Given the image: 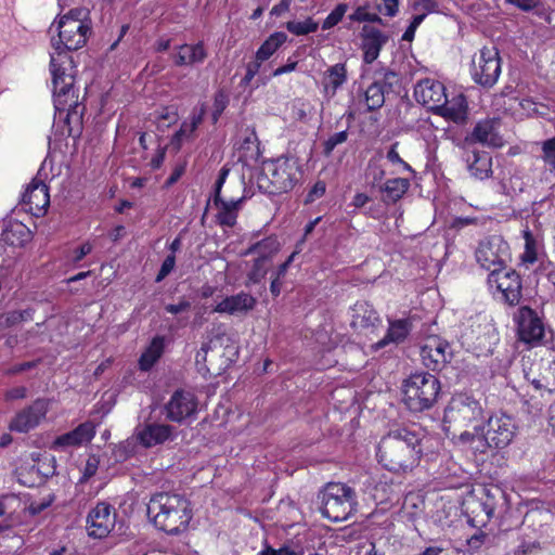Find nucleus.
<instances>
[{
  "label": "nucleus",
  "instance_id": "a878e982",
  "mask_svg": "<svg viewBox=\"0 0 555 555\" xmlns=\"http://www.w3.org/2000/svg\"><path fill=\"white\" fill-rule=\"evenodd\" d=\"M244 201L245 196L229 199L221 196L220 201L214 202V205L218 209V214L216 215L218 223L222 227H234Z\"/></svg>",
  "mask_w": 555,
  "mask_h": 555
},
{
  "label": "nucleus",
  "instance_id": "ea45409f",
  "mask_svg": "<svg viewBox=\"0 0 555 555\" xmlns=\"http://www.w3.org/2000/svg\"><path fill=\"white\" fill-rule=\"evenodd\" d=\"M57 20L64 22H76V24H87L88 26H92L90 11L85 7L70 9L64 15H60Z\"/></svg>",
  "mask_w": 555,
  "mask_h": 555
},
{
  "label": "nucleus",
  "instance_id": "864d4df0",
  "mask_svg": "<svg viewBox=\"0 0 555 555\" xmlns=\"http://www.w3.org/2000/svg\"><path fill=\"white\" fill-rule=\"evenodd\" d=\"M505 2L516 7L522 12H530L540 5L541 0H505Z\"/></svg>",
  "mask_w": 555,
  "mask_h": 555
},
{
  "label": "nucleus",
  "instance_id": "7c9ffc66",
  "mask_svg": "<svg viewBox=\"0 0 555 555\" xmlns=\"http://www.w3.org/2000/svg\"><path fill=\"white\" fill-rule=\"evenodd\" d=\"M347 81V68L343 63H337L326 69L322 80L324 95L327 99L335 96L337 90Z\"/></svg>",
  "mask_w": 555,
  "mask_h": 555
},
{
  "label": "nucleus",
  "instance_id": "4d7b16f0",
  "mask_svg": "<svg viewBox=\"0 0 555 555\" xmlns=\"http://www.w3.org/2000/svg\"><path fill=\"white\" fill-rule=\"evenodd\" d=\"M415 10L423 11V13H434L439 11V3L436 0H420L414 5Z\"/></svg>",
  "mask_w": 555,
  "mask_h": 555
},
{
  "label": "nucleus",
  "instance_id": "4468645a",
  "mask_svg": "<svg viewBox=\"0 0 555 555\" xmlns=\"http://www.w3.org/2000/svg\"><path fill=\"white\" fill-rule=\"evenodd\" d=\"M504 501V492L499 487L483 488L482 496L472 501L469 508L474 517L473 526L486 525L494 515L499 504Z\"/></svg>",
  "mask_w": 555,
  "mask_h": 555
},
{
  "label": "nucleus",
  "instance_id": "72a5a7b5",
  "mask_svg": "<svg viewBox=\"0 0 555 555\" xmlns=\"http://www.w3.org/2000/svg\"><path fill=\"white\" fill-rule=\"evenodd\" d=\"M410 181L404 178H393L387 180L382 186L380 191L385 193L384 201L386 203H396L408 191Z\"/></svg>",
  "mask_w": 555,
  "mask_h": 555
},
{
  "label": "nucleus",
  "instance_id": "6ab92c4d",
  "mask_svg": "<svg viewBox=\"0 0 555 555\" xmlns=\"http://www.w3.org/2000/svg\"><path fill=\"white\" fill-rule=\"evenodd\" d=\"M22 205L36 217L44 215L50 205L48 185L37 178L33 179L22 196Z\"/></svg>",
  "mask_w": 555,
  "mask_h": 555
},
{
  "label": "nucleus",
  "instance_id": "49530a36",
  "mask_svg": "<svg viewBox=\"0 0 555 555\" xmlns=\"http://www.w3.org/2000/svg\"><path fill=\"white\" fill-rule=\"evenodd\" d=\"M542 151L543 160L551 167V171L555 172V137L543 142Z\"/></svg>",
  "mask_w": 555,
  "mask_h": 555
},
{
  "label": "nucleus",
  "instance_id": "680f3d73",
  "mask_svg": "<svg viewBox=\"0 0 555 555\" xmlns=\"http://www.w3.org/2000/svg\"><path fill=\"white\" fill-rule=\"evenodd\" d=\"M131 453H132L131 443H129V442L122 443V444L118 446L115 450L116 461H118V462L126 461L130 456Z\"/></svg>",
  "mask_w": 555,
  "mask_h": 555
},
{
  "label": "nucleus",
  "instance_id": "8fccbe9b",
  "mask_svg": "<svg viewBox=\"0 0 555 555\" xmlns=\"http://www.w3.org/2000/svg\"><path fill=\"white\" fill-rule=\"evenodd\" d=\"M377 10L386 16H395L398 13L399 0H376Z\"/></svg>",
  "mask_w": 555,
  "mask_h": 555
},
{
  "label": "nucleus",
  "instance_id": "69168bd1",
  "mask_svg": "<svg viewBox=\"0 0 555 555\" xmlns=\"http://www.w3.org/2000/svg\"><path fill=\"white\" fill-rule=\"evenodd\" d=\"M185 166L184 165H178L171 172V175L168 177V179L165 182V186L169 188L173 185L184 173Z\"/></svg>",
  "mask_w": 555,
  "mask_h": 555
},
{
  "label": "nucleus",
  "instance_id": "2f4dec72",
  "mask_svg": "<svg viewBox=\"0 0 555 555\" xmlns=\"http://www.w3.org/2000/svg\"><path fill=\"white\" fill-rule=\"evenodd\" d=\"M177 49L178 52L173 54V63L176 66L203 63L207 57V52L202 42L195 44H181Z\"/></svg>",
  "mask_w": 555,
  "mask_h": 555
},
{
  "label": "nucleus",
  "instance_id": "e433bc0d",
  "mask_svg": "<svg viewBox=\"0 0 555 555\" xmlns=\"http://www.w3.org/2000/svg\"><path fill=\"white\" fill-rule=\"evenodd\" d=\"M280 249V242L276 236H268L255 244H253L246 254H257L258 257H263L266 261H270V258L278 253Z\"/></svg>",
  "mask_w": 555,
  "mask_h": 555
},
{
  "label": "nucleus",
  "instance_id": "79ce46f5",
  "mask_svg": "<svg viewBox=\"0 0 555 555\" xmlns=\"http://www.w3.org/2000/svg\"><path fill=\"white\" fill-rule=\"evenodd\" d=\"M379 82L382 83V86H384L385 92L387 94L400 93L401 78L398 73L393 70H386L383 75V79Z\"/></svg>",
  "mask_w": 555,
  "mask_h": 555
},
{
  "label": "nucleus",
  "instance_id": "f257e3e1",
  "mask_svg": "<svg viewBox=\"0 0 555 555\" xmlns=\"http://www.w3.org/2000/svg\"><path fill=\"white\" fill-rule=\"evenodd\" d=\"M424 435L408 427L390 430L377 447L378 463L389 472L406 473L418 465Z\"/></svg>",
  "mask_w": 555,
  "mask_h": 555
},
{
  "label": "nucleus",
  "instance_id": "e2e57ef3",
  "mask_svg": "<svg viewBox=\"0 0 555 555\" xmlns=\"http://www.w3.org/2000/svg\"><path fill=\"white\" fill-rule=\"evenodd\" d=\"M191 308V304L188 300H181L179 304H169L165 307V310L171 314H178L188 311Z\"/></svg>",
  "mask_w": 555,
  "mask_h": 555
},
{
  "label": "nucleus",
  "instance_id": "bb28decb",
  "mask_svg": "<svg viewBox=\"0 0 555 555\" xmlns=\"http://www.w3.org/2000/svg\"><path fill=\"white\" fill-rule=\"evenodd\" d=\"M31 232L20 221H9L3 225L1 242L8 246L23 247L30 241Z\"/></svg>",
  "mask_w": 555,
  "mask_h": 555
},
{
  "label": "nucleus",
  "instance_id": "7ed1b4c3",
  "mask_svg": "<svg viewBox=\"0 0 555 555\" xmlns=\"http://www.w3.org/2000/svg\"><path fill=\"white\" fill-rule=\"evenodd\" d=\"M147 515L158 530L170 535L184 532L193 517L189 500L169 492L152 495L147 504Z\"/></svg>",
  "mask_w": 555,
  "mask_h": 555
},
{
  "label": "nucleus",
  "instance_id": "f03ea898",
  "mask_svg": "<svg viewBox=\"0 0 555 555\" xmlns=\"http://www.w3.org/2000/svg\"><path fill=\"white\" fill-rule=\"evenodd\" d=\"M54 107L60 115L65 114L64 122L68 137L80 135L81 119L85 107L78 101L72 60L56 59L50 61Z\"/></svg>",
  "mask_w": 555,
  "mask_h": 555
},
{
  "label": "nucleus",
  "instance_id": "9d476101",
  "mask_svg": "<svg viewBox=\"0 0 555 555\" xmlns=\"http://www.w3.org/2000/svg\"><path fill=\"white\" fill-rule=\"evenodd\" d=\"M501 74V59L499 52L492 48H483L473 59L472 77L476 83L483 88L495 85Z\"/></svg>",
  "mask_w": 555,
  "mask_h": 555
},
{
  "label": "nucleus",
  "instance_id": "412c9836",
  "mask_svg": "<svg viewBox=\"0 0 555 555\" xmlns=\"http://www.w3.org/2000/svg\"><path fill=\"white\" fill-rule=\"evenodd\" d=\"M361 36L363 61L365 64H372L378 57L384 44L388 41V36L369 25L362 27Z\"/></svg>",
  "mask_w": 555,
  "mask_h": 555
},
{
  "label": "nucleus",
  "instance_id": "58836bf2",
  "mask_svg": "<svg viewBox=\"0 0 555 555\" xmlns=\"http://www.w3.org/2000/svg\"><path fill=\"white\" fill-rule=\"evenodd\" d=\"M286 29L295 36H305L315 33L319 28V23L312 17H307L302 22L289 21L285 25Z\"/></svg>",
  "mask_w": 555,
  "mask_h": 555
},
{
  "label": "nucleus",
  "instance_id": "13d9d810",
  "mask_svg": "<svg viewBox=\"0 0 555 555\" xmlns=\"http://www.w3.org/2000/svg\"><path fill=\"white\" fill-rule=\"evenodd\" d=\"M397 146H398V142H395L389 151L387 152V159L392 163V164H400L402 165L405 169L408 170H412L411 166L409 164H406L401 157L400 155L398 154L397 152Z\"/></svg>",
  "mask_w": 555,
  "mask_h": 555
},
{
  "label": "nucleus",
  "instance_id": "cd10ccee",
  "mask_svg": "<svg viewBox=\"0 0 555 555\" xmlns=\"http://www.w3.org/2000/svg\"><path fill=\"white\" fill-rule=\"evenodd\" d=\"M496 126L498 122L495 119L480 120L474 127L468 139L486 145L500 146L501 138L498 134Z\"/></svg>",
  "mask_w": 555,
  "mask_h": 555
},
{
  "label": "nucleus",
  "instance_id": "37998d69",
  "mask_svg": "<svg viewBox=\"0 0 555 555\" xmlns=\"http://www.w3.org/2000/svg\"><path fill=\"white\" fill-rule=\"evenodd\" d=\"M348 10L347 3H339L336 8L327 15L322 24V29L327 30L336 26L344 17Z\"/></svg>",
  "mask_w": 555,
  "mask_h": 555
},
{
  "label": "nucleus",
  "instance_id": "b1692460",
  "mask_svg": "<svg viewBox=\"0 0 555 555\" xmlns=\"http://www.w3.org/2000/svg\"><path fill=\"white\" fill-rule=\"evenodd\" d=\"M257 304V299L245 292L236 295L228 296L220 301L214 309L218 313L240 314L247 313L253 310Z\"/></svg>",
  "mask_w": 555,
  "mask_h": 555
},
{
  "label": "nucleus",
  "instance_id": "603ef678",
  "mask_svg": "<svg viewBox=\"0 0 555 555\" xmlns=\"http://www.w3.org/2000/svg\"><path fill=\"white\" fill-rule=\"evenodd\" d=\"M229 172H230V170L225 167H222L220 169L218 178H217V180L215 182V186H214V197H212L214 202L220 201V197L222 196L221 190L227 180Z\"/></svg>",
  "mask_w": 555,
  "mask_h": 555
},
{
  "label": "nucleus",
  "instance_id": "774afa93",
  "mask_svg": "<svg viewBox=\"0 0 555 555\" xmlns=\"http://www.w3.org/2000/svg\"><path fill=\"white\" fill-rule=\"evenodd\" d=\"M51 505V500L42 501V502H31L28 506V511L33 516L39 515L46 508Z\"/></svg>",
  "mask_w": 555,
  "mask_h": 555
},
{
  "label": "nucleus",
  "instance_id": "dca6fc26",
  "mask_svg": "<svg viewBox=\"0 0 555 555\" xmlns=\"http://www.w3.org/2000/svg\"><path fill=\"white\" fill-rule=\"evenodd\" d=\"M422 363L428 370L439 371L452 359L450 344L439 337H429L421 347Z\"/></svg>",
  "mask_w": 555,
  "mask_h": 555
},
{
  "label": "nucleus",
  "instance_id": "4be33fe9",
  "mask_svg": "<svg viewBox=\"0 0 555 555\" xmlns=\"http://www.w3.org/2000/svg\"><path fill=\"white\" fill-rule=\"evenodd\" d=\"M95 435L94 426L91 422L78 425L75 429L63 434L53 441L52 449L64 450L68 447H77L89 442Z\"/></svg>",
  "mask_w": 555,
  "mask_h": 555
},
{
  "label": "nucleus",
  "instance_id": "c756f323",
  "mask_svg": "<svg viewBox=\"0 0 555 555\" xmlns=\"http://www.w3.org/2000/svg\"><path fill=\"white\" fill-rule=\"evenodd\" d=\"M173 427L166 424H149L138 435L141 443L151 448L172 438Z\"/></svg>",
  "mask_w": 555,
  "mask_h": 555
},
{
  "label": "nucleus",
  "instance_id": "2eb2a0df",
  "mask_svg": "<svg viewBox=\"0 0 555 555\" xmlns=\"http://www.w3.org/2000/svg\"><path fill=\"white\" fill-rule=\"evenodd\" d=\"M489 282L495 283L502 293L503 299L509 306H516L521 299V279L514 270L493 269L489 275Z\"/></svg>",
  "mask_w": 555,
  "mask_h": 555
},
{
  "label": "nucleus",
  "instance_id": "423d86ee",
  "mask_svg": "<svg viewBox=\"0 0 555 555\" xmlns=\"http://www.w3.org/2000/svg\"><path fill=\"white\" fill-rule=\"evenodd\" d=\"M322 515L335 522L347 520L357 506L356 491L340 482H328L318 493Z\"/></svg>",
  "mask_w": 555,
  "mask_h": 555
},
{
  "label": "nucleus",
  "instance_id": "c03bdc74",
  "mask_svg": "<svg viewBox=\"0 0 555 555\" xmlns=\"http://www.w3.org/2000/svg\"><path fill=\"white\" fill-rule=\"evenodd\" d=\"M349 20L358 23L369 22L384 25V22L379 15L376 13L366 12L364 7H358L356 11L349 15Z\"/></svg>",
  "mask_w": 555,
  "mask_h": 555
},
{
  "label": "nucleus",
  "instance_id": "338daca9",
  "mask_svg": "<svg viewBox=\"0 0 555 555\" xmlns=\"http://www.w3.org/2000/svg\"><path fill=\"white\" fill-rule=\"evenodd\" d=\"M487 534L483 532L475 533L467 540V544L472 550H478L487 539Z\"/></svg>",
  "mask_w": 555,
  "mask_h": 555
},
{
  "label": "nucleus",
  "instance_id": "473e14b6",
  "mask_svg": "<svg viewBox=\"0 0 555 555\" xmlns=\"http://www.w3.org/2000/svg\"><path fill=\"white\" fill-rule=\"evenodd\" d=\"M163 350L164 338L160 336L154 337L150 347L141 354L139 359L140 370L144 372L150 371L162 357Z\"/></svg>",
  "mask_w": 555,
  "mask_h": 555
},
{
  "label": "nucleus",
  "instance_id": "0eeeda50",
  "mask_svg": "<svg viewBox=\"0 0 555 555\" xmlns=\"http://www.w3.org/2000/svg\"><path fill=\"white\" fill-rule=\"evenodd\" d=\"M414 98L420 104L438 115L451 117L454 120L464 117V112L448 105L446 87L438 80L431 78L420 80L414 88Z\"/></svg>",
  "mask_w": 555,
  "mask_h": 555
},
{
  "label": "nucleus",
  "instance_id": "c85d7f7f",
  "mask_svg": "<svg viewBox=\"0 0 555 555\" xmlns=\"http://www.w3.org/2000/svg\"><path fill=\"white\" fill-rule=\"evenodd\" d=\"M412 330V322L410 319H400L389 321V327L385 337L378 340L373 347L375 350H379L386 347L388 344H400L405 340Z\"/></svg>",
  "mask_w": 555,
  "mask_h": 555
},
{
  "label": "nucleus",
  "instance_id": "a19ab883",
  "mask_svg": "<svg viewBox=\"0 0 555 555\" xmlns=\"http://www.w3.org/2000/svg\"><path fill=\"white\" fill-rule=\"evenodd\" d=\"M268 266L269 261H266L263 257H257L247 274L246 285L260 283L267 274Z\"/></svg>",
  "mask_w": 555,
  "mask_h": 555
},
{
  "label": "nucleus",
  "instance_id": "1a4fd4ad",
  "mask_svg": "<svg viewBox=\"0 0 555 555\" xmlns=\"http://www.w3.org/2000/svg\"><path fill=\"white\" fill-rule=\"evenodd\" d=\"M444 417L459 426L478 429L483 417V409L474 397L460 393L451 400Z\"/></svg>",
  "mask_w": 555,
  "mask_h": 555
},
{
  "label": "nucleus",
  "instance_id": "9b49d317",
  "mask_svg": "<svg viewBox=\"0 0 555 555\" xmlns=\"http://www.w3.org/2000/svg\"><path fill=\"white\" fill-rule=\"evenodd\" d=\"M476 259L490 273L493 269H504L509 260L508 244L500 235L489 236L480 241L476 249Z\"/></svg>",
  "mask_w": 555,
  "mask_h": 555
},
{
  "label": "nucleus",
  "instance_id": "de8ad7c7",
  "mask_svg": "<svg viewBox=\"0 0 555 555\" xmlns=\"http://www.w3.org/2000/svg\"><path fill=\"white\" fill-rule=\"evenodd\" d=\"M220 338H216V339H211L210 341L208 343H204L201 347V349L197 351L196 353V357H195V362L197 365H205L206 361H207V354H208V351H214L215 347H216V343L219 340ZM208 372L210 371L209 367H205Z\"/></svg>",
  "mask_w": 555,
  "mask_h": 555
},
{
  "label": "nucleus",
  "instance_id": "0e129e2a",
  "mask_svg": "<svg viewBox=\"0 0 555 555\" xmlns=\"http://www.w3.org/2000/svg\"><path fill=\"white\" fill-rule=\"evenodd\" d=\"M325 193V183L318 181L307 195L306 202H313L315 198L321 197Z\"/></svg>",
  "mask_w": 555,
  "mask_h": 555
},
{
  "label": "nucleus",
  "instance_id": "5701e85b",
  "mask_svg": "<svg viewBox=\"0 0 555 555\" xmlns=\"http://www.w3.org/2000/svg\"><path fill=\"white\" fill-rule=\"evenodd\" d=\"M382 324L377 311L366 301H358L352 308L351 326L356 330H371L372 332Z\"/></svg>",
  "mask_w": 555,
  "mask_h": 555
},
{
  "label": "nucleus",
  "instance_id": "ddd939ff",
  "mask_svg": "<svg viewBox=\"0 0 555 555\" xmlns=\"http://www.w3.org/2000/svg\"><path fill=\"white\" fill-rule=\"evenodd\" d=\"M49 404L46 398L36 399L15 414L9 424L10 430L26 434L36 428L46 418Z\"/></svg>",
  "mask_w": 555,
  "mask_h": 555
},
{
  "label": "nucleus",
  "instance_id": "052dcab7",
  "mask_svg": "<svg viewBox=\"0 0 555 555\" xmlns=\"http://www.w3.org/2000/svg\"><path fill=\"white\" fill-rule=\"evenodd\" d=\"M199 122H201V117H198L197 119L193 120L190 125L183 124L181 126L180 130L176 132V139L184 138V137H188L191 133H193L195 131V129L197 128Z\"/></svg>",
  "mask_w": 555,
  "mask_h": 555
},
{
  "label": "nucleus",
  "instance_id": "6e6d98bb",
  "mask_svg": "<svg viewBox=\"0 0 555 555\" xmlns=\"http://www.w3.org/2000/svg\"><path fill=\"white\" fill-rule=\"evenodd\" d=\"M40 361L41 360L38 359V360H34V361L15 364V365L11 366L10 369H8L5 374L15 375V374H20L22 372L28 371V370H33L40 363Z\"/></svg>",
  "mask_w": 555,
  "mask_h": 555
},
{
  "label": "nucleus",
  "instance_id": "3c124183",
  "mask_svg": "<svg viewBox=\"0 0 555 555\" xmlns=\"http://www.w3.org/2000/svg\"><path fill=\"white\" fill-rule=\"evenodd\" d=\"M176 266V256L168 255L162 263V267L156 275L155 282H162L166 276H168Z\"/></svg>",
  "mask_w": 555,
  "mask_h": 555
},
{
  "label": "nucleus",
  "instance_id": "c9c22d12",
  "mask_svg": "<svg viewBox=\"0 0 555 555\" xmlns=\"http://www.w3.org/2000/svg\"><path fill=\"white\" fill-rule=\"evenodd\" d=\"M286 40L287 35L283 31L270 35L257 50V59L260 61L269 60Z\"/></svg>",
  "mask_w": 555,
  "mask_h": 555
},
{
  "label": "nucleus",
  "instance_id": "20e7f679",
  "mask_svg": "<svg viewBox=\"0 0 555 555\" xmlns=\"http://www.w3.org/2000/svg\"><path fill=\"white\" fill-rule=\"evenodd\" d=\"M302 175L298 157L280 156L264 163L257 183L263 193L276 195L292 191L302 179Z\"/></svg>",
  "mask_w": 555,
  "mask_h": 555
},
{
  "label": "nucleus",
  "instance_id": "f704fd0d",
  "mask_svg": "<svg viewBox=\"0 0 555 555\" xmlns=\"http://www.w3.org/2000/svg\"><path fill=\"white\" fill-rule=\"evenodd\" d=\"M480 334L477 337L478 347L487 353H492L494 346L499 343V334L491 322L479 324Z\"/></svg>",
  "mask_w": 555,
  "mask_h": 555
},
{
  "label": "nucleus",
  "instance_id": "6e6552de",
  "mask_svg": "<svg viewBox=\"0 0 555 555\" xmlns=\"http://www.w3.org/2000/svg\"><path fill=\"white\" fill-rule=\"evenodd\" d=\"M57 39L52 38V47L59 59L70 60L67 52L81 49L92 33V26L76 24V22L56 21Z\"/></svg>",
  "mask_w": 555,
  "mask_h": 555
},
{
  "label": "nucleus",
  "instance_id": "39448f33",
  "mask_svg": "<svg viewBox=\"0 0 555 555\" xmlns=\"http://www.w3.org/2000/svg\"><path fill=\"white\" fill-rule=\"evenodd\" d=\"M440 390V382L435 375L415 372L402 383V400L411 412H424L435 405Z\"/></svg>",
  "mask_w": 555,
  "mask_h": 555
},
{
  "label": "nucleus",
  "instance_id": "f8f14e48",
  "mask_svg": "<svg viewBox=\"0 0 555 555\" xmlns=\"http://www.w3.org/2000/svg\"><path fill=\"white\" fill-rule=\"evenodd\" d=\"M517 428L512 416L504 413L492 415L486 425L485 441L489 448L504 449L513 441Z\"/></svg>",
  "mask_w": 555,
  "mask_h": 555
},
{
  "label": "nucleus",
  "instance_id": "aec40b11",
  "mask_svg": "<svg viewBox=\"0 0 555 555\" xmlns=\"http://www.w3.org/2000/svg\"><path fill=\"white\" fill-rule=\"evenodd\" d=\"M519 339L532 344L544 336V325L537 312L528 306L520 307L517 315Z\"/></svg>",
  "mask_w": 555,
  "mask_h": 555
},
{
  "label": "nucleus",
  "instance_id": "4c0bfd02",
  "mask_svg": "<svg viewBox=\"0 0 555 555\" xmlns=\"http://www.w3.org/2000/svg\"><path fill=\"white\" fill-rule=\"evenodd\" d=\"M365 104L367 111L374 112L379 109L386 100V95L384 86L379 81H374L371 83L365 91Z\"/></svg>",
  "mask_w": 555,
  "mask_h": 555
},
{
  "label": "nucleus",
  "instance_id": "f3484780",
  "mask_svg": "<svg viewBox=\"0 0 555 555\" xmlns=\"http://www.w3.org/2000/svg\"><path fill=\"white\" fill-rule=\"evenodd\" d=\"M197 401L195 396L186 390L178 389L165 404L166 418L171 422L181 423L186 417L195 414Z\"/></svg>",
  "mask_w": 555,
  "mask_h": 555
},
{
  "label": "nucleus",
  "instance_id": "a211bd4d",
  "mask_svg": "<svg viewBox=\"0 0 555 555\" xmlns=\"http://www.w3.org/2000/svg\"><path fill=\"white\" fill-rule=\"evenodd\" d=\"M113 507L105 502H100L93 507L87 518L89 535L103 539L107 537L115 525L116 514Z\"/></svg>",
  "mask_w": 555,
  "mask_h": 555
},
{
  "label": "nucleus",
  "instance_id": "09e8293b",
  "mask_svg": "<svg viewBox=\"0 0 555 555\" xmlns=\"http://www.w3.org/2000/svg\"><path fill=\"white\" fill-rule=\"evenodd\" d=\"M228 96L219 91L215 94L214 100V112H212V121L217 122L223 111L225 109L228 105Z\"/></svg>",
  "mask_w": 555,
  "mask_h": 555
},
{
  "label": "nucleus",
  "instance_id": "bf43d9fd",
  "mask_svg": "<svg viewBox=\"0 0 555 555\" xmlns=\"http://www.w3.org/2000/svg\"><path fill=\"white\" fill-rule=\"evenodd\" d=\"M259 555H299L288 546H282L279 550H275L269 545H267Z\"/></svg>",
  "mask_w": 555,
  "mask_h": 555
},
{
  "label": "nucleus",
  "instance_id": "393cba45",
  "mask_svg": "<svg viewBox=\"0 0 555 555\" xmlns=\"http://www.w3.org/2000/svg\"><path fill=\"white\" fill-rule=\"evenodd\" d=\"M464 160L467 164L468 171L476 179L485 180L491 176L492 158L488 152L476 150L466 152Z\"/></svg>",
  "mask_w": 555,
  "mask_h": 555
},
{
  "label": "nucleus",
  "instance_id": "a18cd8bd",
  "mask_svg": "<svg viewBox=\"0 0 555 555\" xmlns=\"http://www.w3.org/2000/svg\"><path fill=\"white\" fill-rule=\"evenodd\" d=\"M348 139V131L347 130H344V131H339V132H336L334 134H332L324 143H323V153L325 156H330L332 154V152L334 151V149L339 145V144H343L347 141Z\"/></svg>",
  "mask_w": 555,
  "mask_h": 555
},
{
  "label": "nucleus",
  "instance_id": "5fc2aeb1",
  "mask_svg": "<svg viewBox=\"0 0 555 555\" xmlns=\"http://www.w3.org/2000/svg\"><path fill=\"white\" fill-rule=\"evenodd\" d=\"M27 388L24 386L14 387L4 392V400L10 402L25 399L27 397Z\"/></svg>",
  "mask_w": 555,
  "mask_h": 555
}]
</instances>
